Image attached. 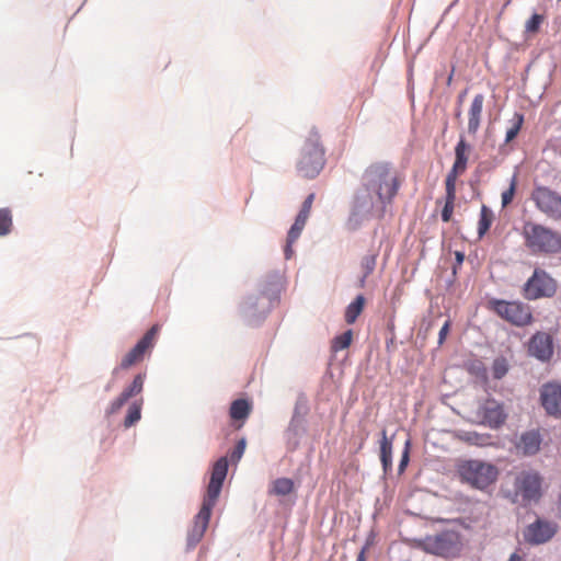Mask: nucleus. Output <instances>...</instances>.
Masks as SVG:
<instances>
[{"instance_id":"1","label":"nucleus","mask_w":561,"mask_h":561,"mask_svg":"<svg viewBox=\"0 0 561 561\" xmlns=\"http://www.w3.org/2000/svg\"><path fill=\"white\" fill-rule=\"evenodd\" d=\"M228 472V460L226 457L219 458L213 466L210 481L203 500L202 507L194 518V524L188 533V546H196L203 538L211 516V511L216 505L221 492L224 481Z\"/></svg>"},{"instance_id":"2","label":"nucleus","mask_w":561,"mask_h":561,"mask_svg":"<svg viewBox=\"0 0 561 561\" xmlns=\"http://www.w3.org/2000/svg\"><path fill=\"white\" fill-rule=\"evenodd\" d=\"M398 171L392 163L377 161L369 164L363 173V187L373 191L379 201L389 205L400 188Z\"/></svg>"},{"instance_id":"3","label":"nucleus","mask_w":561,"mask_h":561,"mask_svg":"<svg viewBox=\"0 0 561 561\" xmlns=\"http://www.w3.org/2000/svg\"><path fill=\"white\" fill-rule=\"evenodd\" d=\"M522 234L525 247L533 254H556L561 251V233L545 225L527 221Z\"/></svg>"},{"instance_id":"4","label":"nucleus","mask_w":561,"mask_h":561,"mask_svg":"<svg viewBox=\"0 0 561 561\" xmlns=\"http://www.w3.org/2000/svg\"><path fill=\"white\" fill-rule=\"evenodd\" d=\"M324 164L325 150L318 130L312 128L300 149V156L296 164L297 172L305 179H314L322 171Z\"/></svg>"},{"instance_id":"5","label":"nucleus","mask_w":561,"mask_h":561,"mask_svg":"<svg viewBox=\"0 0 561 561\" xmlns=\"http://www.w3.org/2000/svg\"><path fill=\"white\" fill-rule=\"evenodd\" d=\"M457 474L470 486L484 490L497 480L499 469L492 463L469 459L457 465Z\"/></svg>"},{"instance_id":"6","label":"nucleus","mask_w":561,"mask_h":561,"mask_svg":"<svg viewBox=\"0 0 561 561\" xmlns=\"http://www.w3.org/2000/svg\"><path fill=\"white\" fill-rule=\"evenodd\" d=\"M488 308L501 319L516 327H526L533 322L530 307L522 301L491 299L488 302Z\"/></svg>"},{"instance_id":"7","label":"nucleus","mask_w":561,"mask_h":561,"mask_svg":"<svg viewBox=\"0 0 561 561\" xmlns=\"http://www.w3.org/2000/svg\"><path fill=\"white\" fill-rule=\"evenodd\" d=\"M536 208L546 217L561 220V195L548 186H536L530 195Z\"/></svg>"},{"instance_id":"8","label":"nucleus","mask_w":561,"mask_h":561,"mask_svg":"<svg viewBox=\"0 0 561 561\" xmlns=\"http://www.w3.org/2000/svg\"><path fill=\"white\" fill-rule=\"evenodd\" d=\"M388 205L386 201H379L373 191L363 187L354 195L352 216H382Z\"/></svg>"},{"instance_id":"9","label":"nucleus","mask_w":561,"mask_h":561,"mask_svg":"<svg viewBox=\"0 0 561 561\" xmlns=\"http://www.w3.org/2000/svg\"><path fill=\"white\" fill-rule=\"evenodd\" d=\"M541 476L534 470H524L517 473L514 482L516 495L524 501H538L541 497Z\"/></svg>"},{"instance_id":"10","label":"nucleus","mask_w":561,"mask_h":561,"mask_svg":"<svg viewBox=\"0 0 561 561\" xmlns=\"http://www.w3.org/2000/svg\"><path fill=\"white\" fill-rule=\"evenodd\" d=\"M557 284L542 270H535L533 276L524 286V296L526 299L535 300L541 297H552L556 294Z\"/></svg>"},{"instance_id":"11","label":"nucleus","mask_w":561,"mask_h":561,"mask_svg":"<svg viewBox=\"0 0 561 561\" xmlns=\"http://www.w3.org/2000/svg\"><path fill=\"white\" fill-rule=\"evenodd\" d=\"M557 533V523L538 517L524 528L523 538L530 546H539L550 541Z\"/></svg>"},{"instance_id":"12","label":"nucleus","mask_w":561,"mask_h":561,"mask_svg":"<svg viewBox=\"0 0 561 561\" xmlns=\"http://www.w3.org/2000/svg\"><path fill=\"white\" fill-rule=\"evenodd\" d=\"M159 330V325L154 324L146 332L139 342L123 357L119 365L122 369H128L144 359L145 354L154 346Z\"/></svg>"},{"instance_id":"13","label":"nucleus","mask_w":561,"mask_h":561,"mask_svg":"<svg viewBox=\"0 0 561 561\" xmlns=\"http://www.w3.org/2000/svg\"><path fill=\"white\" fill-rule=\"evenodd\" d=\"M479 415H481L483 423L492 428H499L506 420V413L503 404L494 399H486L479 408Z\"/></svg>"},{"instance_id":"14","label":"nucleus","mask_w":561,"mask_h":561,"mask_svg":"<svg viewBox=\"0 0 561 561\" xmlns=\"http://www.w3.org/2000/svg\"><path fill=\"white\" fill-rule=\"evenodd\" d=\"M528 351L530 355L542 362L549 360L553 355L552 336L546 332H537L528 343Z\"/></svg>"},{"instance_id":"15","label":"nucleus","mask_w":561,"mask_h":561,"mask_svg":"<svg viewBox=\"0 0 561 561\" xmlns=\"http://www.w3.org/2000/svg\"><path fill=\"white\" fill-rule=\"evenodd\" d=\"M469 145L463 137H460L455 147V162L446 176L445 183L456 185L457 178L465 173L468 163Z\"/></svg>"},{"instance_id":"16","label":"nucleus","mask_w":561,"mask_h":561,"mask_svg":"<svg viewBox=\"0 0 561 561\" xmlns=\"http://www.w3.org/2000/svg\"><path fill=\"white\" fill-rule=\"evenodd\" d=\"M541 403L551 415L561 414V386L558 383L543 385L540 392Z\"/></svg>"},{"instance_id":"17","label":"nucleus","mask_w":561,"mask_h":561,"mask_svg":"<svg viewBox=\"0 0 561 561\" xmlns=\"http://www.w3.org/2000/svg\"><path fill=\"white\" fill-rule=\"evenodd\" d=\"M145 381V375L138 374L135 376L131 385L124 389L122 393L110 404L107 413L115 414L122 407L133 397L139 394L142 391Z\"/></svg>"},{"instance_id":"18","label":"nucleus","mask_w":561,"mask_h":561,"mask_svg":"<svg viewBox=\"0 0 561 561\" xmlns=\"http://www.w3.org/2000/svg\"><path fill=\"white\" fill-rule=\"evenodd\" d=\"M484 104V95L476 94L468 110V133L476 135L480 128L482 119V111Z\"/></svg>"},{"instance_id":"19","label":"nucleus","mask_w":561,"mask_h":561,"mask_svg":"<svg viewBox=\"0 0 561 561\" xmlns=\"http://www.w3.org/2000/svg\"><path fill=\"white\" fill-rule=\"evenodd\" d=\"M541 444V436L536 431H529L520 436L517 448L526 456L535 455L539 451Z\"/></svg>"},{"instance_id":"20","label":"nucleus","mask_w":561,"mask_h":561,"mask_svg":"<svg viewBox=\"0 0 561 561\" xmlns=\"http://www.w3.org/2000/svg\"><path fill=\"white\" fill-rule=\"evenodd\" d=\"M425 550L434 554L447 556L451 550L449 535L442 534L434 538H428L425 542Z\"/></svg>"},{"instance_id":"21","label":"nucleus","mask_w":561,"mask_h":561,"mask_svg":"<svg viewBox=\"0 0 561 561\" xmlns=\"http://www.w3.org/2000/svg\"><path fill=\"white\" fill-rule=\"evenodd\" d=\"M366 299L363 295H358L345 309L344 319L347 324L356 322L357 318L364 311Z\"/></svg>"},{"instance_id":"22","label":"nucleus","mask_w":561,"mask_h":561,"mask_svg":"<svg viewBox=\"0 0 561 561\" xmlns=\"http://www.w3.org/2000/svg\"><path fill=\"white\" fill-rule=\"evenodd\" d=\"M380 460L386 472L391 469L392 440L387 437L385 430L382 431V439L380 442Z\"/></svg>"},{"instance_id":"23","label":"nucleus","mask_w":561,"mask_h":561,"mask_svg":"<svg viewBox=\"0 0 561 561\" xmlns=\"http://www.w3.org/2000/svg\"><path fill=\"white\" fill-rule=\"evenodd\" d=\"M251 412L250 403L244 399L234 400L229 410L230 417L236 421H244Z\"/></svg>"},{"instance_id":"24","label":"nucleus","mask_w":561,"mask_h":561,"mask_svg":"<svg viewBox=\"0 0 561 561\" xmlns=\"http://www.w3.org/2000/svg\"><path fill=\"white\" fill-rule=\"evenodd\" d=\"M446 185V201L445 206L442 210V219L444 222H448L451 219L454 205L456 201V185L445 183Z\"/></svg>"},{"instance_id":"25","label":"nucleus","mask_w":561,"mask_h":561,"mask_svg":"<svg viewBox=\"0 0 561 561\" xmlns=\"http://www.w3.org/2000/svg\"><path fill=\"white\" fill-rule=\"evenodd\" d=\"M493 219L494 215L492 210L483 205L481 207L480 219L478 222V234L480 238H482L488 232L493 222Z\"/></svg>"},{"instance_id":"26","label":"nucleus","mask_w":561,"mask_h":561,"mask_svg":"<svg viewBox=\"0 0 561 561\" xmlns=\"http://www.w3.org/2000/svg\"><path fill=\"white\" fill-rule=\"evenodd\" d=\"M353 340V331L347 330L344 333L335 336L331 342V351L333 353H337L340 351H343L347 348Z\"/></svg>"},{"instance_id":"27","label":"nucleus","mask_w":561,"mask_h":561,"mask_svg":"<svg viewBox=\"0 0 561 561\" xmlns=\"http://www.w3.org/2000/svg\"><path fill=\"white\" fill-rule=\"evenodd\" d=\"M294 490V482L289 478H278L273 482L272 493L276 495H287Z\"/></svg>"},{"instance_id":"28","label":"nucleus","mask_w":561,"mask_h":561,"mask_svg":"<svg viewBox=\"0 0 561 561\" xmlns=\"http://www.w3.org/2000/svg\"><path fill=\"white\" fill-rule=\"evenodd\" d=\"M141 405H142V399L139 401H135L127 411V415L124 420L125 427H130L136 422L140 420L141 416Z\"/></svg>"},{"instance_id":"29","label":"nucleus","mask_w":561,"mask_h":561,"mask_svg":"<svg viewBox=\"0 0 561 561\" xmlns=\"http://www.w3.org/2000/svg\"><path fill=\"white\" fill-rule=\"evenodd\" d=\"M13 219L9 208H0V237H4L12 231Z\"/></svg>"},{"instance_id":"30","label":"nucleus","mask_w":561,"mask_h":561,"mask_svg":"<svg viewBox=\"0 0 561 561\" xmlns=\"http://www.w3.org/2000/svg\"><path fill=\"white\" fill-rule=\"evenodd\" d=\"M460 438L466 442V443H469L471 445H476V446H486L489 445L490 443V435H486V434H479L477 432H465Z\"/></svg>"},{"instance_id":"31","label":"nucleus","mask_w":561,"mask_h":561,"mask_svg":"<svg viewBox=\"0 0 561 561\" xmlns=\"http://www.w3.org/2000/svg\"><path fill=\"white\" fill-rule=\"evenodd\" d=\"M524 123V116L523 114L515 113L514 118L512 121V126L507 129L506 136H505V142H511L519 133L522 126Z\"/></svg>"},{"instance_id":"32","label":"nucleus","mask_w":561,"mask_h":561,"mask_svg":"<svg viewBox=\"0 0 561 561\" xmlns=\"http://www.w3.org/2000/svg\"><path fill=\"white\" fill-rule=\"evenodd\" d=\"M545 21V16L539 13H534L529 20L525 23L526 34H536L539 32L541 24Z\"/></svg>"},{"instance_id":"33","label":"nucleus","mask_w":561,"mask_h":561,"mask_svg":"<svg viewBox=\"0 0 561 561\" xmlns=\"http://www.w3.org/2000/svg\"><path fill=\"white\" fill-rule=\"evenodd\" d=\"M508 371V363L504 357L495 358L492 364V374L495 379L503 378Z\"/></svg>"},{"instance_id":"34","label":"nucleus","mask_w":561,"mask_h":561,"mask_svg":"<svg viewBox=\"0 0 561 561\" xmlns=\"http://www.w3.org/2000/svg\"><path fill=\"white\" fill-rule=\"evenodd\" d=\"M517 186V178L514 175L511 180L510 187L502 193V207L510 205L515 196Z\"/></svg>"},{"instance_id":"35","label":"nucleus","mask_w":561,"mask_h":561,"mask_svg":"<svg viewBox=\"0 0 561 561\" xmlns=\"http://www.w3.org/2000/svg\"><path fill=\"white\" fill-rule=\"evenodd\" d=\"M245 446H247V442L244 438H241L237 443L236 447L233 448V450L230 454V459L232 462H238L242 458L244 450H245Z\"/></svg>"},{"instance_id":"36","label":"nucleus","mask_w":561,"mask_h":561,"mask_svg":"<svg viewBox=\"0 0 561 561\" xmlns=\"http://www.w3.org/2000/svg\"><path fill=\"white\" fill-rule=\"evenodd\" d=\"M376 266V256L375 255H368L365 256L362 261V267L364 270V277H367L369 274L373 273Z\"/></svg>"},{"instance_id":"37","label":"nucleus","mask_w":561,"mask_h":561,"mask_svg":"<svg viewBox=\"0 0 561 561\" xmlns=\"http://www.w3.org/2000/svg\"><path fill=\"white\" fill-rule=\"evenodd\" d=\"M313 201H314V194L311 193L304 201L299 214H302L304 216H309L310 211H311V208H312Z\"/></svg>"},{"instance_id":"38","label":"nucleus","mask_w":561,"mask_h":561,"mask_svg":"<svg viewBox=\"0 0 561 561\" xmlns=\"http://www.w3.org/2000/svg\"><path fill=\"white\" fill-rule=\"evenodd\" d=\"M259 298L255 296H249L243 302V308L247 312L254 311L257 307Z\"/></svg>"},{"instance_id":"39","label":"nucleus","mask_w":561,"mask_h":561,"mask_svg":"<svg viewBox=\"0 0 561 561\" xmlns=\"http://www.w3.org/2000/svg\"><path fill=\"white\" fill-rule=\"evenodd\" d=\"M470 371H473L474 374H477L478 376H481V377H485V374H486V369L483 366L482 362H480V360H474L471 363Z\"/></svg>"},{"instance_id":"40","label":"nucleus","mask_w":561,"mask_h":561,"mask_svg":"<svg viewBox=\"0 0 561 561\" xmlns=\"http://www.w3.org/2000/svg\"><path fill=\"white\" fill-rule=\"evenodd\" d=\"M304 230L302 227H299L297 224L294 222L291 228L288 231L287 238H289L290 242H296L297 239L300 237L301 231Z\"/></svg>"},{"instance_id":"41","label":"nucleus","mask_w":561,"mask_h":561,"mask_svg":"<svg viewBox=\"0 0 561 561\" xmlns=\"http://www.w3.org/2000/svg\"><path fill=\"white\" fill-rule=\"evenodd\" d=\"M449 329H450V321L447 320L444 325L442 327V329L439 330V333H438V343L439 344H443L444 341L446 340L447 335H448V332H449Z\"/></svg>"},{"instance_id":"42","label":"nucleus","mask_w":561,"mask_h":561,"mask_svg":"<svg viewBox=\"0 0 561 561\" xmlns=\"http://www.w3.org/2000/svg\"><path fill=\"white\" fill-rule=\"evenodd\" d=\"M409 461V442L407 443V448L402 454L401 461L399 465V471L403 472Z\"/></svg>"},{"instance_id":"43","label":"nucleus","mask_w":561,"mask_h":561,"mask_svg":"<svg viewBox=\"0 0 561 561\" xmlns=\"http://www.w3.org/2000/svg\"><path fill=\"white\" fill-rule=\"evenodd\" d=\"M294 243H295V242H290V241H289V238H287L286 247H285V250H284V252H285V257H286L287 260H288V259H290V257H291V255H293V253H294V251H293V244H294Z\"/></svg>"},{"instance_id":"44","label":"nucleus","mask_w":561,"mask_h":561,"mask_svg":"<svg viewBox=\"0 0 561 561\" xmlns=\"http://www.w3.org/2000/svg\"><path fill=\"white\" fill-rule=\"evenodd\" d=\"M308 217H309V216H304L302 214H299V213H298V215H297V217H296V220H295V224H297L299 227L305 228L306 222H307V220H308Z\"/></svg>"},{"instance_id":"45","label":"nucleus","mask_w":561,"mask_h":561,"mask_svg":"<svg viewBox=\"0 0 561 561\" xmlns=\"http://www.w3.org/2000/svg\"><path fill=\"white\" fill-rule=\"evenodd\" d=\"M455 256H456L457 264L461 265L465 260V254L462 252L457 251L455 253Z\"/></svg>"},{"instance_id":"46","label":"nucleus","mask_w":561,"mask_h":561,"mask_svg":"<svg viewBox=\"0 0 561 561\" xmlns=\"http://www.w3.org/2000/svg\"><path fill=\"white\" fill-rule=\"evenodd\" d=\"M508 561H524V559H523V557H522V556H519V554H517V553H513V554L510 557Z\"/></svg>"},{"instance_id":"47","label":"nucleus","mask_w":561,"mask_h":561,"mask_svg":"<svg viewBox=\"0 0 561 561\" xmlns=\"http://www.w3.org/2000/svg\"><path fill=\"white\" fill-rule=\"evenodd\" d=\"M357 561H365L364 551L359 553Z\"/></svg>"}]
</instances>
